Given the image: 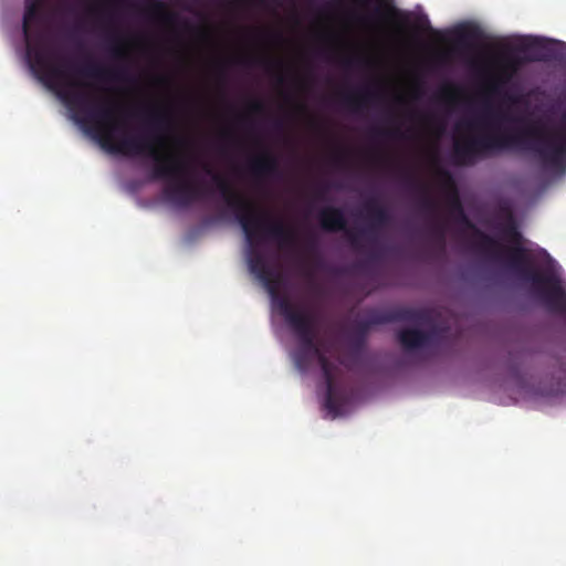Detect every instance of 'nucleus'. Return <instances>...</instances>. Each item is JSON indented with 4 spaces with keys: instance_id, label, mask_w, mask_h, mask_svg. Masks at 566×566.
<instances>
[{
    "instance_id": "obj_35",
    "label": "nucleus",
    "mask_w": 566,
    "mask_h": 566,
    "mask_svg": "<svg viewBox=\"0 0 566 566\" xmlns=\"http://www.w3.org/2000/svg\"><path fill=\"white\" fill-rule=\"evenodd\" d=\"M219 71H220V72H219V73H220V75H222V76H223V74H224V72H223V66H221Z\"/></svg>"
},
{
    "instance_id": "obj_10",
    "label": "nucleus",
    "mask_w": 566,
    "mask_h": 566,
    "mask_svg": "<svg viewBox=\"0 0 566 566\" xmlns=\"http://www.w3.org/2000/svg\"><path fill=\"white\" fill-rule=\"evenodd\" d=\"M439 176L441 178L443 187L448 191V202L450 210L453 213H457L462 222L472 226L464 213L452 175L448 170L442 169L439 171Z\"/></svg>"
},
{
    "instance_id": "obj_9",
    "label": "nucleus",
    "mask_w": 566,
    "mask_h": 566,
    "mask_svg": "<svg viewBox=\"0 0 566 566\" xmlns=\"http://www.w3.org/2000/svg\"><path fill=\"white\" fill-rule=\"evenodd\" d=\"M75 73L98 81H109V80H118L126 81L128 80L127 72L125 69H108L95 62H86L81 66L75 69Z\"/></svg>"
},
{
    "instance_id": "obj_3",
    "label": "nucleus",
    "mask_w": 566,
    "mask_h": 566,
    "mask_svg": "<svg viewBox=\"0 0 566 566\" xmlns=\"http://www.w3.org/2000/svg\"><path fill=\"white\" fill-rule=\"evenodd\" d=\"M203 170L212 177L226 205L235 213V217L245 234L250 245L247 261L249 270L268 289L273 302L277 306L279 297H286L279 294L281 275L273 270L255 245L260 239L275 242L280 249H292L296 245L295 231L284 224L280 219H273L268 213L260 211L243 195L235 191L231 185L208 165Z\"/></svg>"
},
{
    "instance_id": "obj_22",
    "label": "nucleus",
    "mask_w": 566,
    "mask_h": 566,
    "mask_svg": "<svg viewBox=\"0 0 566 566\" xmlns=\"http://www.w3.org/2000/svg\"><path fill=\"white\" fill-rule=\"evenodd\" d=\"M429 233L438 241V243L443 247L444 244V226L441 221L436 220L428 228Z\"/></svg>"
},
{
    "instance_id": "obj_19",
    "label": "nucleus",
    "mask_w": 566,
    "mask_h": 566,
    "mask_svg": "<svg viewBox=\"0 0 566 566\" xmlns=\"http://www.w3.org/2000/svg\"><path fill=\"white\" fill-rule=\"evenodd\" d=\"M366 338L358 336L356 334H352L349 337V347H350V359L356 361L360 358L365 350Z\"/></svg>"
},
{
    "instance_id": "obj_26",
    "label": "nucleus",
    "mask_w": 566,
    "mask_h": 566,
    "mask_svg": "<svg viewBox=\"0 0 566 566\" xmlns=\"http://www.w3.org/2000/svg\"><path fill=\"white\" fill-rule=\"evenodd\" d=\"M460 40L461 41H467V40H470V39H473L476 36V30L475 29H462L460 31Z\"/></svg>"
},
{
    "instance_id": "obj_29",
    "label": "nucleus",
    "mask_w": 566,
    "mask_h": 566,
    "mask_svg": "<svg viewBox=\"0 0 566 566\" xmlns=\"http://www.w3.org/2000/svg\"><path fill=\"white\" fill-rule=\"evenodd\" d=\"M530 95L532 96H536V97H547V94L545 91H541V90H534L530 93Z\"/></svg>"
},
{
    "instance_id": "obj_36",
    "label": "nucleus",
    "mask_w": 566,
    "mask_h": 566,
    "mask_svg": "<svg viewBox=\"0 0 566 566\" xmlns=\"http://www.w3.org/2000/svg\"><path fill=\"white\" fill-rule=\"evenodd\" d=\"M277 81H279V83H283V77L280 76Z\"/></svg>"
},
{
    "instance_id": "obj_6",
    "label": "nucleus",
    "mask_w": 566,
    "mask_h": 566,
    "mask_svg": "<svg viewBox=\"0 0 566 566\" xmlns=\"http://www.w3.org/2000/svg\"><path fill=\"white\" fill-rule=\"evenodd\" d=\"M366 218L370 221L368 228L359 230L358 232L348 231V238L353 247H360V238L369 242L376 241V233L391 223V214L384 206L379 205L377 199L373 198L364 205Z\"/></svg>"
},
{
    "instance_id": "obj_31",
    "label": "nucleus",
    "mask_w": 566,
    "mask_h": 566,
    "mask_svg": "<svg viewBox=\"0 0 566 566\" xmlns=\"http://www.w3.org/2000/svg\"><path fill=\"white\" fill-rule=\"evenodd\" d=\"M325 191H326V187H325V186H324V187H321V188L318 189V191H317V196H318L319 198H322V197H323V193H324Z\"/></svg>"
},
{
    "instance_id": "obj_32",
    "label": "nucleus",
    "mask_w": 566,
    "mask_h": 566,
    "mask_svg": "<svg viewBox=\"0 0 566 566\" xmlns=\"http://www.w3.org/2000/svg\"><path fill=\"white\" fill-rule=\"evenodd\" d=\"M274 126H275V128H277V129H282V127H283V123H282V120H276V122L274 123Z\"/></svg>"
},
{
    "instance_id": "obj_38",
    "label": "nucleus",
    "mask_w": 566,
    "mask_h": 566,
    "mask_svg": "<svg viewBox=\"0 0 566 566\" xmlns=\"http://www.w3.org/2000/svg\"><path fill=\"white\" fill-rule=\"evenodd\" d=\"M159 81H160V82H165V81H166V78H164V77H159Z\"/></svg>"
},
{
    "instance_id": "obj_24",
    "label": "nucleus",
    "mask_w": 566,
    "mask_h": 566,
    "mask_svg": "<svg viewBox=\"0 0 566 566\" xmlns=\"http://www.w3.org/2000/svg\"><path fill=\"white\" fill-rule=\"evenodd\" d=\"M367 61L361 57L346 56L342 60V64L346 69H353L356 65L366 64Z\"/></svg>"
},
{
    "instance_id": "obj_37",
    "label": "nucleus",
    "mask_w": 566,
    "mask_h": 566,
    "mask_svg": "<svg viewBox=\"0 0 566 566\" xmlns=\"http://www.w3.org/2000/svg\"><path fill=\"white\" fill-rule=\"evenodd\" d=\"M468 126L473 127V123L472 122L468 123Z\"/></svg>"
},
{
    "instance_id": "obj_1",
    "label": "nucleus",
    "mask_w": 566,
    "mask_h": 566,
    "mask_svg": "<svg viewBox=\"0 0 566 566\" xmlns=\"http://www.w3.org/2000/svg\"><path fill=\"white\" fill-rule=\"evenodd\" d=\"M48 24V1L25 0L22 31L30 69L45 86L56 93L73 118L93 128L101 145L107 150L130 157L151 158V178L166 181L164 196L172 205L187 208L206 198L208 189L189 178L187 161L172 154L163 155L156 147L164 142L159 133L167 132L171 126L170 115L166 111L148 107L144 112L145 127L137 134H124L117 138L116 133L123 125L114 119V105L85 90L91 85L72 81L65 69L52 63L54 53L46 45Z\"/></svg>"
},
{
    "instance_id": "obj_25",
    "label": "nucleus",
    "mask_w": 566,
    "mask_h": 566,
    "mask_svg": "<svg viewBox=\"0 0 566 566\" xmlns=\"http://www.w3.org/2000/svg\"><path fill=\"white\" fill-rule=\"evenodd\" d=\"M373 133L376 136H387V137H395V138L402 137V134L399 128H395V129H390V130L374 129Z\"/></svg>"
},
{
    "instance_id": "obj_20",
    "label": "nucleus",
    "mask_w": 566,
    "mask_h": 566,
    "mask_svg": "<svg viewBox=\"0 0 566 566\" xmlns=\"http://www.w3.org/2000/svg\"><path fill=\"white\" fill-rule=\"evenodd\" d=\"M150 9L154 14L158 13L161 21L167 24H174L178 20V15L174 12H167L165 11L164 3L159 1H150Z\"/></svg>"
},
{
    "instance_id": "obj_33",
    "label": "nucleus",
    "mask_w": 566,
    "mask_h": 566,
    "mask_svg": "<svg viewBox=\"0 0 566 566\" xmlns=\"http://www.w3.org/2000/svg\"><path fill=\"white\" fill-rule=\"evenodd\" d=\"M342 364L349 369L353 367L352 361H342Z\"/></svg>"
},
{
    "instance_id": "obj_14",
    "label": "nucleus",
    "mask_w": 566,
    "mask_h": 566,
    "mask_svg": "<svg viewBox=\"0 0 566 566\" xmlns=\"http://www.w3.org/2000/svg\"><path fill=\"white\" fill-rule=\"evenodd\" d=\"M385 314L388 315V323L410 322L416 324H426L430 321V314L427 310L401 307Z\"/></svg>"
},
{
    "instance_id": "obj_17",
    "label": "nucleus",
    "mask_w": 566,
    "mask_h": 566,
    "mask_svg": "<svg viewBox=\"0 0 566 566\" xmlns=\"http://www.w3.org/2000/svg\"><path fill=\"white\" fill-rule=\"evenodd\" d=\"M512 71L503 67L489 83V91L493 95H500L502 88L511 81Z\"/></svg>"
},
{
    "instance_id": "obj_5",
    "label": "nucleus",
    "mask_w": 566,
    "mask_h": 566,
    "mask_svg": "<svg viewBox=\"0 0 566 566\" xmlns=\"http://www.w3.org/2000/svg\"><path fill=\"white\" fill-rule=\"evenodd\" d=\"M277 308L300 343L293 355L296 368L306 371L314 359L318 361L326 384L324 406L335 416L339 415L344 397L336 385L337 367L328 359L317 340L316 315L296 306L289 297H279Z\"/></svg>"
},
{
    "instance_id": "obj_27",
    "label": "nucleus",
    "mask_w": 566,
    "mask_h": 566,
    "mask_svg": "<svg viewBox=\"0 0 566 566\" xmlns=\"http://www.w3.org/2000/svg\"><path fill=\"white\" fill-rule=\"evenodd\" d=\"M250 111L252 113H256V114H260V113H263L264 112V105L262 102L260 101H253L251 104H250Z\"/></svg>"
},
{
    "instance_id": "obj_13",
    "label": "nucleus",
    "mask_w": 566,
    "mask_h": 566,
    "mask_svg": "<svg viewBox=\"0 0 566 566\" xmlns=\"http://www.w3.org/2000/svg\"><path fill=\"white\" fill-rule=\"evenodd\" d=\"M378 96V92L371 90L369 86L358 90L355 93L342 94L340 98L343 104L354 113H359L364 109L371 99Z\"/></svg>"
},
{
    "instance_id": "obj_15",
    "label": "nucleus",
    "mask_w": 566,
    "mask_h": 566,
    "mask_svg": "<svg viewBox=\"0 0 566 566\" xmlns=\"http://www.w3.org/2000/svg\"><path fill=\"white\" fill-rule=\"evenodd\" d=\"M386 323H388V315L382 312H375L368 318L356 323L354 334L366 338L373 326Z\"/></svg>"
},
{
    "instance_id": "obj_4",
    "label": "nucleus",
    "mask_w": 566,
    "mask_h": 566,
    "mask_svg": "<svg viewBox=\"0 0 566 566\" xmlns=\"http://www.w3.org/2000/svg\"><path fill=\"white\" fill-rule=\"evenodd\" d=\"M479 238L478 249L494 261L503 260V252H506L507 266L524 282L531 284L533 295L538 298L545 307L554 313L566 316V291L562 281L555 273L541 272L530 266L531 260L527 251L521 245V234L512 224L506 229V234L515 245L504 248L491 235L475 230Z\"/></svg>"
},
{
    "instance_id": "obj_16",
    "label": "nucleus",
    "mask_w": 566,
    "mask_h": 566,
    "mask_svg": "<svg viewBox=\"0 0 566 566\" xmlns=\"http://www.w3.org/2000/svg\"><path fill=\"white\" fill-rule=\"evenodd\" d=\"M304 251L307 254L308 259H301L300 264L303 269L307 268L311 263L314 266H317L321 259L318 256V244L317 240L313 235H308L304 243Z\"/></svg>"
},
{
    "instance_id": "obj_39",
    "label": "nucleus",
    "mask_w": 566,
    "mask_h": 566,
    "mask_svg": "<svg viewBox=\"0 0 566 566\" xmlns=\"http://www.w3.org/2000/svg\"><path fill=\"white\" fill-rule=\"evenodd\" d=\"M312 125L313 126H316V122L315 120H311Z\"/></svg>"
},
{
    "instance_id": "obj_28",
    "label": "nucleus",
    "mask_w": 566,
    "mask_h": 566,
    "mask_svg": "<svg viewBox=\"0 0 566 566\" xmlns=\"http://www.w3.org/2000/svg\"><path fill=\"white\" fill-rule=\"evenodd\" d=\"M239 62L242 64H247V65H254V64H259V63H265L266 65H272L271 62L264 61V60H259V59H242Z\"/></svg>"
},
{
    "instance_id": "obj_34",
    "label": "nucleus",
    "mask_w": 566,
    "mask_h": 566,
    "mask_svg": "<svg viewBox=\"0 0 566 566\" xmlns=\"http://www.w3.org/2000/svg\"><path fill=\"white\" fill-rule=\"evenodd\" d=\"M297 109H298L300 112H305V111H306V107H305V105H303V104H298V105H297Z\"/></svg>"
},
{
    "instance_id": "obj_11",
    "label": "nucleus",
    "mask_w": 566,
    "mask_h": 566,
    "mask_svg": "<svg viewBox=\"0 0 566 566\" xmlns=\"http://www.w3.org/2000/svg\"><path fill=\"white\" fill-rule=\"evenodd\" d=\"M321 227L327 232L346 230L347 220L343 209L337 207H325L318 214Z\"/></svg>"
},
{
    "instance_id": "obj_30",
    "label": "nucleus",
    "mask_w": 566,
    "mask_h": 566,
    "mask_svg": "<svg viewBox=\"0 0 566 566\" xmlns=\"http://www.w3.org/2000/svg\"><path fill=\"white\" fill-rule=\"evenodd\" d=\"M334 159L337 164H342L345 160V154L338 153L335 155Z\"/></svg>"
},
{
    "instance_id": "obj_12",
    "label": "nucleus",
    "mask_w": 566,
    "mask_h": 566,
    "mask_svg": "<svg viewBox=\"0 0 566 566\" xmlns=\"http://www.w3.org/2000/svg\"><path fill=\"white\" fill-rule=\"evenodd\" d=\"M405 185L410 190H418L421 192L419 207L422 212L430 216H436L438 211V203L429 193V189L424 184L419 182L413 175L407 174L403 178Z\"/></svg>"
},
{
    "instance_id": "obj_2",
    "label": "nucleus",
    "mask_w": 566,
    "mask_h": 566,
    "mask_svg": "<svg viewBox=\"0 0 566 566\" xmlns=\"http://www.w3.org/2000/svg\"><path fill=\"white\" fill-rule=\"evenodd\" d=\"M558 114V102L536 103L527 116L514 118L521 126L514 134H483L454 140L452 160L458 166H473L480 159L507 149L531 153L541 167L555 176L566 174V108Z\"/></svg>"
},
{
    "instance_id": "obj_8",
    "label": "nucleus",
    "mask_w": 566,
    "mask_h": 566,
    "mask_svg": "<svg viewBox=\"0 0 566 566\" xmlns=\"http://www.w3.org/2000/svg\"><path fill=\"white\" fill-rule=\"evenodd\" d=\"M249 171L256 180L277 177L280 175L279 160L270 151L253 157L249 161Z\"/></svg>"
},
{
    "instance_id": "obj_18",
    "label": "nucleus",
    "mask_w": 566,
    "mask_h": 566,
    "mask_svg": "<svg viewBox=\"0 0 566 566\" xmlns=\"http://www.w3.org/2000/svg\"><path fill=\"white\" fill-rule=\"evenodd\" d=\"M373 13H374V15L379 17V18L394 20L395 22H397L399 24L403 23L406 20L403 18V14L398 9H396L395 7L387 4V3H385L384 6L379 4V6L375 7Z\"/></svg>"
},
{
    "instance_id": "obj_7",
    "label": "nucleus",
    "mask_w": 566,
    "mask_h": 566,
    "mask_svg": "<svg viewBox=\"0 0 566 566\" xmlns=\"http://www.w3.org/2000/svg\"><path fill=\"white\" fill-rule=\"evenodd\" d=\"M436 328L424 332L418 328H402L398 332L397 338L406 352L429 347L436 338Z\"/></svg>"
},
{
    "instance_id": "obj_23",
    "label": "nucleus",
    "mask_w": 566,
    "mask_h": 566,
    "mask_svg": "<svg viewBox=\"0 0 566 566\" xmlns=\"http://www.w3.org/2000/svg\"><path fill=\"white\" fill-rule=\"evenodd\" d=\"M482 118H483L484 124L488 127H494L495 120L507 119V117L504 114H502L500 112H494L489 106L485 107Z\"/></svg>"
},
{
    "instance_id": "obj_21",
    "label": "nucleus",
    "mask_w": 566,
    "mask_h": 566,
    "mask_svg": "<svg viewBox=\"0 0 566 566\" xmlns=\"http://www.w3.org/2000/svg\"><path fill=\"white\" fill-rule=\"evenodd\" d=\"M111 46L109 52L115 60H125L126 59V50L124 43L118 34L112 35L109 38Z\"/></svg>"
}]
</instances>
